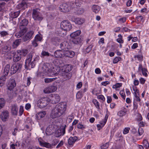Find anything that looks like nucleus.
<instances>
[{
  "label": "nucleus",
  "mask_w": 149,
  "mask_h": 149,
  "mask_svg": "<svg viewBox=\"0 0 149 149\" xmlns=\"http://www.w3.org/2000/svg\"><path fill=\"white\" fill-rule=\"evenodd\" d=\"M66 109V105L64 103H59L52 110L51 113V117L54 118L60 117L65 113Z\"/></svg>",
  "instance_id": "1"
},
{
  "label": "nucleus",
  "mask_w": 149,
  "mask_h": 149,
  "mask_svg": "<svg viewBox=\"0 0 149 149\" xmlns=\"http://www.w3.org/2000/svg\"><path fill=\"white\" fill-rule=\"evenodd\" d=\"M78 3L76 0H70L67 3H63L60 6V10L63 12H68L70 11L73 8L77 6Z\"/></svg>",
  "instance_id": "2"
},
{
  "label": "nucleus",
  "mask_w": 149,
  "mask_h": 149,
  "mask_svg": "<svg viewBox=\"0 0 149 149\" xmlns=\"http://www.w3.org/2000/svg\"><path fill=\"white\" fill-rule=\"evenodd\" d=\"M32 57L33 56L31 54H29L27 56L25 61V66L26 68H33L35 66L36 62L38 61L39 57L37 56L31 62Z\"/></svg>",
  "instance_id": "3"
},
{
  "label": "nucleus",
  "mask_w": 149,
  "mask_h": 149,
  "mask_svg": "<svg viewBox=\"0 0 149 149\" xmlns=\"http://www.w3.org/2000/svg\"><path fill=\"white\" fill-rule=\"evenodd\" d=\"M72 69V67L71 65L67 64L64 65L63 67L60 69L59 68L55 67L53 68V71L54 72H52L50 75H56L59 73V72H69Z\"/></svg>",
  "instance_id": "4"
},
{
  "label": "nucleus",
  "mask_w": 149,
  "mask_h": 149,
  "mask_svg": "<svg viewBox=\"0 0 149 149\" xmlns=\"http://www.w3.org/2000/svg\"><path fill=\"white\" fill-rule=\"evenodd\" d=\"M38 8L33 9L32 13V18L35 21H41L43 19V17Z\"/></svg>",
  "instance_id": "5"
},
{
  "label": "nucleus",
  "mask_w": 149,
  "mask_h": 149,
  "mask_svg": "<svg viewBox=\"0 0 149 149\" xmlns=\"http://www.w3.org/2000/svg\"><path fill=\"white\" fill-rule=\"evenodd\" d=\"M61 26L63 30L65 31H70L72 28L71 24L66 20H64L61 22Z\"/></svg>",
  "instance_id": "6"
},
{
  "label": "nucleus",
  "mask_w": 149,
  "mask_h": 149,
  "mask_svg": "<svg viewBox=\"0 0 149 149\" xmlns=\"http://www.w3.org/2000/svg\"><path fill=\"white\" fill-rule=\"evenodd\" d=\"M66 126L62 125L56 131L54 136L56 137H59L63 135L65 133V129Z\"/></svg>",
  "instance_id": "7"
},
{
  "label": "nucleus",
  "mask_w": 149,
  "mask_h": 149,
  "mask_svg": "<svg viewBox=\"0 0 149 149\" xmlns=\"http://www.w3.org/2000/svg\"><path fill=\"white\" fill-rule=\"evenodd\" d=\"M22 64L19 63L13 64L10 70L11 74H13L17 71H20L22 68Z\"/></svg>",
  "instance_id": "8"
},
{
  "label": "nucleus",
  "mask_w": 149,
  "mask_h": 149,
  "mask_svg": "<svg viewBox=\"0 0 149 149\" xmlns=\"http://www.w3.org/2000/svg\"><path fill=\"white\" fill-rule=\"evenodd\" d=\"M47 103L48 101L47 98L46 97H44L40 99L38 101L37 105L39 108H42L46 106Z\"/></svg>",
  "instance_id": "9"
},
{
  "label": "nucleus",
  "mask_w": 149,
  "mask_h": 149,
  "mask_svg": "<svg viewBox=\"0 0 149 149\" xmlns=\"http://www.w3.org/2000/svg\"><path fill=\"white\" fill-rule=\"evenodd\" d=\"M16 83L13 79L10 78L8 81L7 87L8 90L11 91L16 86Z\"/></svg>",
  "instance_id": "10"
},
{
  "label": "nucleus",
  "mask_w": 149,
  "mask_h": 149,
  "mask_svg": "<svg viewBox=\"0 0 149 149\" xmlns=\"http://www.w3.org/2000/svg\"><path fill=\"white\" fill-rule=\"evenodd\" d=\"M50 99L52 103L55 104L59 102L60 97L58 94H52Z\"/></svg>",
  "instance_id": "11"
},
{
  "label": "nucleus",
  "mask_w": 149,
  "mask_h": 149,
  "mask_svg": "<svg viewBox=\"0 0 149 149\" xmlns=\"http://www.w3.org/2000/svg\"><path fill=\"white\" fill-rule=\"evenodd\" d=\"M56 126L53 125H49L46 129V134L47 135L52 134L54 131Z\"/></svg>",
  "instance_id": "12"
},
{
  "label": "nucleus",
  "mask_w": 149,
  "mask_h": 149,
  "mask_svg": "<svg viewBox=\"0 0 149 149\" xmlns=\"http://www.w3.org/2000/svg\"><path fill=\"white\" fill-rule=\"evenodd\" d=\"M28 23V21L26 19H24L19 24L20 29L24 30L27 31V29L26 27Z\"/></svg>",
  "instance_id": "13"
},
{
  "label": "nucleus",
  "mask_w": 149,
  "mask_h": 149,
  "mask_svg": "<svg viewBox=\"0 0 149 149\" xmlns=\"http://www.w3.org/2000/svg\"><path fill=\"white\" fill-rule=\"evenodd\" d=\"M33 31H30L23 36V39L24 41H26L29 40L31 38L33 34Z\"/></svg>",
  "instance_id": "14"
},
{
  "label": "nucleus",
  "mask_w": 149,
  "mask_h": 149,
  "mask_svg": "<svg viewBox=\"0 0 149 149\" xmlns=\"http://www.w3.org/2000/svg\"><path fill=\"white\" fill-rule=\"evenodd\" d=\"M72 20L74 22L75 24L81 25L84 22V19L79 18H76L74 16H72Z\"/></svg>",
  "instance_id": "15"
},
{
  "label": "nucleus",
  "mask_w": 149,
  "mask_h": 149,
  "mask_svg": "<svg viewBox=\"0 0 149 149\" xmlns=\"http://www.w3.org/2000/svg\"><path fill=\"white\" fill-rule=\"evenodd\" d=\"M48 64H45L43 65V66L42 68V70H43V72L44 73H47L50 76L51 75H50V74L52 73V72H54V71H53V69L52 70V71L50 72L49 71V69L48 67ZM53 75H52V76H53Z\"/></svg>",
  "instance_id": "16"
},
{
  "label": "nucleus",
  "mask_w": 149,
  "mask_h": 149,
  "mask_svg": "<svg viewBox=\"0 0 149 149\" xmlns=\"http://www.w3.org/2000/svg\"><path fill=\"white\" fill-rule=\"evenodd\" d=\"M10 109L11 113L13 115L16 116L17 115L18 109L16 105L14 104L12 105Z\"/></svg>",
  "instance_id": "17"
},
{
  "label": "nucleus",
  "mask_w": 149,
  "mask_h": 149,
  "mask_svg": "<svg viewBox=\"0 0 149 149\" xmlns=\"http://www.w3.org/2000/svg\"><path fill=\"white\" fill-rule=\"evenodd\" d=\"M1 119L4 121H6L9 118V115L8 111H6L3 112L1 114Z\"/></svg>",
  "instance_id": "18"
},
{
  "label": "nucleus",
  "mask_w": 149,
  "mask_h": 149,
  "mask_svg": "<svg viewBox=\"0 0 149 149\" xmlns=\"http://www.w3.org/2000/svg\"><path fill=\"white\" fill-rule=\"evenodd\" d=\"M59 73L65 80L70 79L72 76V74L70 73H69V72H59Z\"/></svg>",
  "instance_id": "19"
},
{
  "label": "nucleus",
  "mask_w": 149,
  "mask_h": 149,
  "mask_svg": "<svg viewBox=\"0 0 149 149\" xmlns=\"http://www.w3.org/2000/svg\"><path fill=\"white\" fill-rule=\"evenodd\" d=\"M13 61L15 62H17L21 59V54H20L17 53V52H13Z\"/></svg>",
  "instance_id": "20"
},
{
  "label": "nucleus",
  "mask_w": 149,
  "mask_h": 149,
  "mask_svg": "<svg viewBox=\"0 0 149 149\" xmlns=\"http://www.w3.org/2000/svg\"><path fill=\"white\" fill-rule=\"evenodd\" d=\"M81 31L79 30L71 33L70 34V37L71 38L70 40H71L79 37L78 36L81 34Z\"/></svg>",
  "instance_id": "21"
},
{
  "label": "nucleus",
  "mask_w": 149,
  "mask_h": 149,
  "mask_svg": "<svg viewBox=\"0 0 149 149\" xmlns=\"http://www.w3.org/2000/svg\"><path fill=\"white\" fill-rule=\"evenodd\" d=\"M64 55L67 57L72 58L74 55L75 54L72 51H66L64 52Z\"/></svg>",
  "instance_id": "22"
},
{
  "label": "nucleus",
  "mask_w": 149,
  "mask_h": 149,
  "mask_svg": "<svg viewBox=\"0 0 149 149\" xmlns=\"http://www.w3.org/2000/svg\"><path fill=\"white\" fill-rule=\"evenodd\" d=\"M39 142L40 145L47 148H51L52 146L51 144L45 142L44 141H39Z\"/></svg>",
  "instance_id": "23"
},
{
  "label": "nucleus",
  "mask_w": 149,
  "mask_h": 149,
  "mask_svg": "<svg viewBox=\"0 0 149 149\" xmlns=\"http://www.w3.org/2000/svg\"><path fill=\"white\" fill-rule=\"evenodd\" d=\"M64 52L61 50H57L54 53V55L56 58H61L63 56Z\"/></svg>",
  "instance_id": "24"
},
{
  "label": "nucleus",
  "mask_w": 149,
  "mask_h": 149,
  "mask_svg": "<svg viewBox=\"0 0 149 149\" xmlns=\"http://www.w3.org/2000/svg\"><path fill=\"white\" fill-rule=\"evenodd\" d=\"M70 40L75 44H77L80 43L82 41V39L80 37H78L71 40Z\"/></svg>",
  "instance_id": "25"
},
{
  "label": "nucleus",
  "mask_w": 149,
  "mask_h": 149,
  "mask_svg": "<svg viewBox=\"0 0 149 149\" xmlns=\"http://www.w3.org/2000/svg\"><path fill=\"white\" fill-rule=\"evenodd\" d=\"M77 139L76 136L70 137L68 140V143L70 145L74 144Z\"/></svg>",
  "instance_id": "26"
},
{
  "label": "nucleus",
  "mask_w": 149,
  "mask_h": 149,
  "mask_svg": "<svg viewBox=\"0 0 149 149\" xmlns=\"http://www.w3.org/2000/svg\"><path fill=\"white\" fill-rule=\"evenodd\" d=\"M52 43L55 45H56L61 42V39L57 37H53L51 39Z\"/></svg>",
  "instance_id": "27"
},
{
  "label": "nucleus",
  "mask_w": 149,
  "mask_h": 149,
  "mask_svg": "<svg viewBox=\"0 0 149 149\" xmlns=\"http://www.w3.org/2000/svg\"><path fill=\"white\" fill-rule=\"evenodd\" d=\"M10 70V65L8 64L6 65L4 70L3 75L5 76H7L9 73Z\"/></svg>",
  "instance_id": "28"
},
{
  "label": "nucleus",
  "mask_w": 149,
  "mask_h": 149,
  "mask_svg": "<svg viewBox=\"0 0 149 149\" xmlns=\"http://www.w3.org/2000/svg\"><path fill=\"white\" fill-rule=\"evenodd\" d=\"M6 80V76L3 75L0 77V86H2L5 84Z\"/></svg>",
  "instance_id": "29"
},
{
  "label": "nucleus",
  "mask_w": 149,
  "mask_h": 149,
  "mask_svg": "<svg viewBox=\"0 0 149 149\" xmlns=\"http://www.w3.org/2000/svg\"><path fill=\"white\" fill-rule=\"evenodd\" d=\"M26 31L24 29H20V31L19 32L16 33L15 36L17 38H19L24 35Z\"/></svg>",
  "instance_id": "30"
},
{
  "label": "nucleus",
  "mask_w": 149,
  "mask_h": 149,
  "mask_svg": "<svg viewBox=\"0 0 149 149\" xmlns=\"http://www.w3.org/2000/svg\"><path fill=\"white\" fill-rule=\"evenodd\" d=\"M127 112L126 109L124 108L123 111H119L117 113V115L120 117H123L125 115Z\"/></svg>",
  "instance_id": "31"
},
{
  "label": "nucleus",
  "mask_w": 149,
  "mask_h": 149,
  "mask_svg": "<svg viewBox=\"0 0 149 149\" xmlns=\"http://www.w3.org/2000/svg\"><path fill=\"white\" fill-rule=\"evenodd\" d=\"M19 11L16 12H12L10 16L12 18H14L17 17L19 14Z\"/></svg>",
  "instance_id": "32"
},
{
  "label": "nucleus",
  "mask_w": 149,
  "mask_h": 149,
  "mask_svg": "<svg viewBox=\"0 0 149 149\" xmlns=\"http://www.w3.org/2000/svg\"><path fill=\"white\" fill-rule=\"evenodd\" d=\"M28 52V50L26 49H22L17 51V53L20 54H22L24 56H26Z\"/></svg>",
  "instance_id": "33"
},
{
  "label": "nucleus",
  "mask_w": 149,
  "mask_h": 149,
  "mask_svg": "<svg viewBox=\"0 0 149 149\" xmlns=\"http://www.w3.org/2000/svg\"><path fill=\"white\" fill-rule=\"evenodd\" d=\"M92 9L93 12L95 13H97L100 10V8L97 5H94L92 7Z\"/></svg>",
  "instance_id": "34"
},
{
  "label": "nucleus",
  "mask_w": 149,
  "mask_h": 149,
  "mask_svg": "<svg viewBox=\"0 0 149 149\" xmlns=\"http://www.w3.org/2000/svg\"><path fill=\"white\" fill-rule=\"evenodd\" d=\"M20 40V39H17L13 42L12 46L13 48H16L19 45L21 42Z\"/></svg>",
  "instance_id": "35"
},
{
  "label": "nucleus",
  "mask_w": 149,
  "mask_h": 149,
  "mask_svg": "<svg viewBox=\"0 0 149 149\" xmlns=\"http://www.w3.org/2000/svg\"><path fill=\"white\" fill-rule=\"evenodd\" d=\"M50 89V91L51 93L54 92L56 91L57 89V87L56 86L54 85L53 84L52 85L50 86H49Z\"/></svg>",
  "instance_id": "36"
},
{
  "label": "nucleus",
  "mask_w": 149,
  "mask_h": 149,
  "mask_svg": "<svg viewBox=\"0 0 149 149\" xmlns=\"http://www.w3.org/2000/svg\"><path fill=\"white\" fill-rule=\"evenodd\" d=\"M56 79V78H46L44 79L45 82L46 83H49Z\"/></svg>",
  "instance_id": "37"
},
{
  "label": "nucleus",
  "mask_w": 149,
  "mask_h": 149,
  "mask_svg": "<svg viewBox=\"0 0 149 149\" xmlns=\"http://www.w3.org/2000/svg\"><path fill=\"white\" fill-rule=\"evenodd\" d=\"M5 101L3 98H0V109L2 108L5 105Z\"/></svg>",
  "instance_id": "38"
},
{
  "label": "nucleus",
  "mask_w": 149,
  "mask_h": 149,
  "mask_svg": "<svg viewBox=\"0 0 149 149\" xmlns=\"http://www.w3.org/2000/svg\"><path fill=\"white\" fill-rule=\"evenodd\" d=\"M143 144L144 147L146 149H148L149 147V143L146 140H144L143 141Z\"/></svg>",
  "instance_id": "39"
},
{
  "label": "nucleus",
  "mask_w": 149,
  "mask_h": 149,
  "mask_svg": "<svg viewBox=\"0 0 149 149\" xmlns=\"http://www.w3.org/2000/svg\"><path fill=\"white\" fill-rule=\"evenodd\" d=\"M45 114L46 113L45 111L40 112L38 113L37 116L38 117L43 118L45 116Z\"/></svg>",
  "instance_id": "40"
},
{
  "label": "nucleus",
  "mask_w": 149,
  "mask_h": 149,
  "mask_svg": "<svg viewBox=\"0 0 149 149\" xmlns=\"http://www.w3.org/2000/svg\"><path fill=\"white\" fill-rule=\"evenodd\" d=\"M119 38L117 39L118 42L120 43H122L123 42V41L122 40V36L121 34H119L118 36Z\"/></svg>",
  "instance_id": "41"
},
{
  "label": "nucleus",
  "mask_w": 149,
  "mask_h": 149,
  "mask_svg": "<svg viewBox=\"0 0 149 149\" xmlns=\"http://www.w3.org/2000/svg\"><path fill=\"white\" fill-rule=\"evenodd\" d=\"M26 6V3L24 1H23L21 4H20L18 5V8H24Z\"/></svg>",
  "instance_id": "42"
},
{
  "label": "nucleus",
  "mask_w": 149,
  "mask_h": 149,
  "mask_svg": "<svg viewBox=\"0 0 149 149\" xmlns=\"http://www.w3.org/2000/svg\"><path fill=\"white\" fill-rule=\"evenodd\" d=\"M42 38L41 35L38 34L36 35L35 38V40L37 41H40Z\"/></svg>",
  "instance_id": "43"
},
{
  "label": "nucleus",
  "mask_w": 149,
  "mask_h": 149,
  "mask_svg": "<svg viewBox=\"0 0 149 149\" xmlns=\"http://www.w3.org/2000/svg\"><path fill=\"white\" fill-rule=\"evenodd\" d=\"M43 91L44 93H51V91H50L49 86L46 88L44 89Z\"/></svg>",
  "instance_id": "44"
},
{
  "label": "nucleus",
  "mask_w": 149,
  "mask_h": 149,
  "mask_svg": "<svg viewBox=\"0 0 149 149\" xmlns=\"http://www.w3.org/2000/svg\"><path fill=\"white\" fill-rule=\"evenodd\" d=\"M0 34L2 37H4L8 35V33L6 31H3L0 32Z\"/></svg>",
  "instance_id": "45"
},
{
  "label": "nucleus",
  "mask_w": 149,
  "mask_h": 149,
  "mask_svg": "<svg viewBox=\"0 0 149 149\" xmlns=\"http://www.w3.org/2000/svg\"><path fill=\"white\" fill-rule=\"evenodd\" d=\"M122 84L120 83H117L115 85L113 86V88H119L121 86Z\"/></svg>",
  "instance_id": "46"
},
{
  "label": "nucleus",
  "mask_w": 149,
  "mask_h": 149,
  "mask_svg": "<svg viewBox=\"0 0 149 149\" xmlns=\"http://www.w3.org/2000/svg\"><path fill=\"white\" fill-rule=\"evenodd\" d=\"M121 59V58L120 57H116L113 60V63H116L119 61Z\"/></svg>",
  "instance_id": "47"
},
{
  "label": "nucleus",
  "mask_w": 149,
  "mask_h": 149,
  "mask_svg": "<svg viewBox=\"0 0 149 149\" xmlns=\"http://www.w3.org/2000/svg\"><path fill=\"white\" fill-rule=\"evenodd\" d=\"M143 130L142 128L141 127H139L138 129V133L139 135H141L143 133Z\"/></svg>",
  "instance_id": "48"
},
{
  "label": "nucleus",
  "mask_w": 149,
  "mask_h": 149,
  "mask_svg": "<svg viewBox=\"0 0 149 149\" xmlns=\"http://www.w3.org/2000/svg\"><path fill=\"white\" fill-rule=\"evenodd\" d=\"M107 121V119L105 118L102 121L100 122V124L102 125V126L103 127L105 125Z\"/></svg>",
  "instance_id": "49"
},
{
  "label": "nucleus",
  "mask_w": 149,
  "mask_h": 149,
  "mask_svg": "<svg viewBox=\"0 0 149 149\" xmlns=\"http://www.w3.org/2000/svg\"><path fill=\"white\" fill-rule=\"evenodd\" d=\"M130 128L129 127H126L123 130V133L126 134L128 133Z\"/></svg>",
  "instance_id": "50"
},
{
  "label": "nucleus",
  "mask_w": 149,
  "mask_h": 149,
  "mask_svg": "<svg viewBox=\"0 0 149 149\" xmlns=\"http://www.w3.org/2000/svg\"><path fill=\"white\" fill-rule=\"evenodd\" d=\"M17 142H16V143L15 144H12L10 145V147L11 148L13 149H15V147L17 146ZM18 146H19L20 145V144L18 143Z\"/></svg>",
  "instance_id": "51"
},
{
  "label": "nucleus",
  "mask_w": 149,
  "mask_h": 149,
  "mask_svg": "<svg viewBox=\"0 0 149 149\" xmlns=\"http://www.w3.org/2000/svg\"><path fill=\"white\" fill-rule=\"evenodd\" d=\"M41 55L43 56H49V54L47 52L43 51L41 53Z\"/></svg>",
  "instance_id": "52"
},
{
  "label": "nucleus",
  "mask_w": 149,
  "mask_h": 149,
  "mask_svg": "<svg viewBox=\"0 0 149 149\" xmlns=\"http://www.w3.org/2000/svg\"><path fill=\"white\" fill-rule=\"evenodd\" d=\"M147 71V70L146 69L144 68L143 69L142 71V74L144 76L146 77H147L148 75L146 73V72Z\"/></svg>",
  "instance_id": "53"
},
{
  "label": "nucleus",
  "mask_w": 149,
  "mask_h": 149,
  "mask_svg": "<svg viewBox=\"0 0 149 149\" xmlns=\"http://www.w3.org/2000/svg\"><path fill=\"white\" fill-rule=\"evenodd\" d=\"M24 111L23 107L22 106H20L19 110V113L20 116H21L23 113Z\"/></svg>",
  "instance_id": "54"
},
{
  "label": "nucleus",
  "mask_w": 149,
  "mask_h": 149,
  "mask_svg": "<svg viewBox=\"0 0 149 149\" xmlns=\"http://www.w3.org/2000/svg\"><path fill=\"white\" fill-rule=\"evenodd\" d=\"M10 47L8 46H5L3 48V49L4 50H6L5 51V52H8L10 50Z\"/></svg>",
  "instance_id": "55"
},
{
  "label": "nucleus",
  "mask_w": 149,
  "mask_h": 149,
  "mask_svg": "<svg viewBox=\"0 0 149 149\" xmlns=\"http://www.w3.org/2000/svg\"><path fill=\"white\" fill-rule=\"evenodd\" d=\"M120 94L124 100L125 99V95L124 92L123 91H121L120 92Z\"/></svg>",
  "instance_id": "56"
},
{
  "label": "nucleus",
  "mask_w": 149,
  "mask_h": 149,
  "mask_svg": "<svg viewBox=\"0 0 149 149\" xmlns=\"http://www.w3.org/2000/svg\"><path fill=\"white\" fill-rule=\"evenodd\" d=\"M109 146V144L107 143H105L104 145L101 146V148L102 149H105L107 148Z\"/></svg>",
  "instance_id": "57"
},
{
  "label": "nucleus",
  "mask_w": 149,
  "mask_h": 149,
  "mask_svg": "<svg viewBox=\"0 0 149 149\" xmlns=\"http://www.w3.org/2000/svg\"><path fill=\"white\" fill-rule=\"evenodd\" d=\"M64 45H65V42H62L60 44V47L62 49H64L65 48V47Z\"/></svg>",
  "instance_id": "58"
},
{
  "label": "nucleus",
  "mask_w": 149,
  "mask_h": 149,
  "mask_svg": "<svg viewBox=\"0 0 149 149\" xmlns=\"http://www.w3.org/2000/svg\"><path fill=\"white\" fill-rule=\"evenodd\" d=\"M93 102L94 103L96 107L97 108H99V102L96 100L93 101Z\"/></svg>",
  "instance_id": "59"
},
{
  "label": "nucleus",
  "mask_w": 149,
  "mask_h": 149,
  "mask_svg": "<svg viewBox=\"0 0 149 149\" xmlns=\"http://www.w3.org/2000/svg\"><path fill=\"white\" fill-rule=\"evenodd\" d=\"M77 127L78 128L80 129H82L84 128L85 127L83 125H82L81 123H79L77 125Z\"/></svg>",
  "instance_id": "60"
},
{
  "label": "nucleus",
  "mask_w": 149,
  "mask_h": 149,
  "mask_svg": "<svg viewBox=\"0 0 149 149\" xmlns=\"http://www.w3.org/2000/svg\"><path fill=\"white\" fill-rule=\"evenodd\" d=\"M63 141H61L60 142L58 143V144L57 145L56 147V148H58L59 147L61 146H62L63 145Z\"/></svg>",
  "instance_id": "61"
},
{
  "label": "nucleus",
  "mask_w": 149,
  "mask_h": 149,
  "mask_svg": "<svg viewBox=\"0 0 149 149\" xmlns=\"http://www.w3.org/2000/svg\"><path fill=\"white\" fill-rule=\"evenodd\" d=\"M97 98L100 99H101L103 101L105 100V98L102 95H100L97 96Z\"/></svg>",
  "instance_id": "62"
},
{
  "label": "nucleus",
  "mask_w": 149,
  "mask_h": 149,
  "mask_svg": "<svg viewBox=\"0 0 149 149\" xmlns=\"http://www.w3.org/2000/svg\"><path fill=\"white\" fill-rule=\"evenodd\" d=\"M82 85V83L81 82H79L78 83L77 85V87L78 88H80Z\"/></svg>",
  "instance_id": "63"
},
{
  "label": "nucleus",
  "mask_w": 149,
  "mask_h": 149,
  "mask_svg": "<svg viewBox=\"0 0 149 149\" xmlns=\"http://www.w3.org/2000/svg\"><path fill=\"white\" fill-rule=\"evenodd\" d=\"M138 47V44L137 43H134L132 46V48L133 49H135Z\"/></svg>",
  "instance_id": "64"
}]
</instances>
